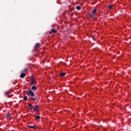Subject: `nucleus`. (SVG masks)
I'll return each mask as SVG.
<instances>
[{"label": "nucleus", "instance_id": "nucleus-16", "mask_svg": "<svg viewBox=\"0 0 131 131\" xmlns=\"http://www.w3.org/2000/svg\"><path fill=\"white\" fill-rule=\"evenodd\" d=\"M32 101H36V98L35 97H33L31 98Z\"/></svg>", "mask_w": 131, "mask_h": 131}, {"label": "nucleus", "instance_id": "nucleus-24", "mask_svg": "<svg viewBox=\"0 0 131 131\" xmlns=\"http://www.w3.org/2000/svg\"><path fill=\"white\" fill-rule=\"evenodd\" d=\"M81 1H82V0H81Z\"/></svg>", "mask_w": 131, "mask_h": 131}, {"label": "nucleus", "instance_id": "nucleus-2", "mask_svg": "<svg viewBox=\"0 0 131 131\" xmlns=\"http://www.w3.org/2000/svg\"><path fill=\"white\" fill-rule=\"evenodd\" d=\"M50 34H52V33H57V31L54 29L51 30V31L49 32Z\"/></svg>", "mask_w": 131, "mask_h": 131}, {"label": "nucleus", "instance_id": "nucleus-15", "mask_svg": "<svg viewBox=\"0 0 131 131\" xmlns=\"http://www.w3.org/2000/svg\"><path fill=\"white\" fill-rule=\"evenodd\" d=\"M35 118H36V119H37V120L40 119V116H35Z\"/></svg>", "mask_w": 131, "mask_h": 131}, {"label": "nucleus", "instance_id": "nucleus-1", "mask_svg": "<svg viewBox=\"0 0 131 131\" xmlns=\"http://www.w3.org/2000/svg\"><path fill=\"white\" fill-rule=\"evenodd\" d=\"M27 94L28 95V97H34V93H33L31 90H30L29 92H27Z\"/></svg>", "mask_w": 131, "mask_h": 131}, {"label": "nucleus", "instance_id": "nucleus-14", "mask_svg": "<svg viewBox=\"0 0 131 131\" xmlns=\"http://www.w3.org/2000/svg\"><path fill=\"white\" fill-rule=\"evenodd\" d=\"M76 8L77 10H80V9H81V7H80V6H77L76 7Z\"/></svg>", "mask_w": 131, "mask_h": 131}, {"label": "nucleus", "instance_id": "nucleus-18", "mask_svg": "<svg viewBox=\"0 0 131 131\" xmlns=\"http://www.w3.org/2000/svg\"><path fill=\"white\" fill-rule=\"evenodd\" d=\"M24 101H27V96H25L24 97Z\"/></svg>", "mask_w": 131, "mask_h": 131}, {"label": "nucleus", "instance_id": "nucleus-5", "mask_svg": "<svg viewBox=\"0 0 131 131\" xmlns=\"http://www.w3.org/2000/svg\"><path fill=\"white\" fill-rule=\"evenodd\" d=\"M35 47L36 49H38V48H40V43H36Z\"/></svg>", "mask_w": 131, "mask_h": 131}, {"label": "nucleus", "instance_id": "nucleus-3", "mask_svg": "<svg viewBox=\"0 0 131 131\" xmlns=\"http://www.w3.org/2000/svg\"><path fill=\"white\" fill-rule=\"evenodd\" d=\"M12 116V114L9 113L5 114V118H10Z\"/></svg>", "mask_w": 131, "mask_h": 131}, {"label": "nucleus", "instance_id": "nucleus-20", "mask_svg": "<svg viewBox=\"0 0 131 131\" xmlns=\"http://www.w3.org/2000/svg\"><path fill=\"white\" fill-rule=\"evenodd\" d=\"M93 17H94V15L93 14H90V18H93Z\"/></svg>", "mask_w": 131, "mask_h": 131}, {"label": "nucleus", "instance_id": "nucleus-10", "mask_svg": "<svg viewBox=\"0 0 131 131\" xmlns=\"http://www.w3.org/2000/svg\"><path fill=\"white\" fill-rule=\"evenodd\" d=\"M97 11H98V9H97L96 8H94V9L92 11V14H96Z\"/></svg>", "mask_w": 131, "mask_h": 131}, {"label": "nucleus", "instance_id": "nucleus-13", "mask_svg": "<svg viewBox=\"0 0 131 131\" xmlns=\"http://www.w3.org/2000/svg\"><path fill=\"white\" fill-rule=\"evenodd\" d=\"M60 76H65L66 75V74L65 73H61L60 74Z\"/></svg>", "mask_w": 131, "mask_h": 131}, {"label": "nucleus", "instance_id": "nucleus-9", "mask_svg": "<svg viewBox=\"0 0 131 131\" xmlns=\"http://www.w3.org/2000/svg\"><path fill=\"white\" fill-rule=\"evenodd\" d=\"M31 90H32V91H36V90H37V88L35 86H32Z\"/></svg>", "mask_w": 131, "mask_h": 131}, {"label": "nucleus", "instance_id": "nucleus-22", "mask_svg": "<svg viewBox=\"0 0 131 131\" xmlns=\"http://www.w3.org/2000/svg\"><path fill=\"white\" fill-rule=\"evenodd\" d=\"M8 98H10V97H9V96H8Z\"/></svg>", "mask_w": 131, "mask_h": 131}, {"label": "nucleus", "instance_id": "nucleus-12", "mask_svg": "<svg viewBox=\"0 0 131 131\" xmlns=\"http://www.w3.org/2000/svg\"><path fill=\"white\" fill-rule=\"evenodd\" d=\"M28 108H29V109H32V105L31 104V103H29V106H28Z\"/></svg>", "mask_w": 131, "mask_h": 131}, {"label": "nucleus", "instance_id": "nucleus-4", "mask_svg": "<svg viewBox=\"0 0 131 131\" xmlns=\"http://www.w3.org/2000/svg\"><path fill=\"white\" fill-rule=\"evenodd\" d=\"M34 111H36V112H38V106L37 105H35L34 107Z\"/></svg>", "mask_w": 131, "mask_h": 131}, {"label": "nucleus", "instance_id": "nucleus-8", "mask_svg": "<svg viewBox=\"0 0 131 131\" xmlns=\"http://www.w3.org/2000/svg\"><path fill=\"white\" fill-rule=\"evenodd\" d=\"M34 82H35L34 78L32 77L31 78V83L32 84H34Z\"/></svg>", "mask_w": 131, "mask_h": 131}, {"label": "nucleus", "instance_id": "nucleus-7", "mask_svg": "<svg viewBox=\"0 0 131 131\" xmlns=\"http://www.w3.org/2000/svg\"><path fill=\"white\" fill-rule=\"evenodd\" d=\"M20 78H24L25 77V73H22L20 75Z\"/></svg>", "mask_w": 131, "mask_h": 131}, {"label": "nucleus", "instance_id": "nucleus-11", "mask_svg": "<svg viewBox=\"0 0 131 131\" xmlns=\"http://www.w3.org/2000/svg\"><path fill=\"white\" fill-rule=\"evenodd\" d=\"M11 94V92L10 91H6L5 93V96H8V95H10Z\"/></svg>", "mask_w": 131, "mask_h": 131}, {"label": "nucleus", "instance_id": "nucleus-23", "mask_svg": "<svg viewBox=\"0 0 131 131\" xmlns=\"http://www.w3.org/2000/svg\"><path fill=\"white\" fill-rule=\"evenodd\" d=\"M91 1H94V0H91Z\"/></svg>", "mask_w": 131, "mask_h": 131}, {"label": "nucleus", "instance_id": "nucleus-21", "mask_svg": "<svg viewBox=\"0 0 131 131\" xmlns=\"http://www.w3.org/2000/svg\"><path fill=\"white\" fill-rule=\"evenodd\" d=\"M16 83H17V82H15L13 84H16Z\"/></svg>", "mask_w": 131, "mask_h": 131}, {"label": "nucleus", "instance_id": "nucleus-6", "mask_svg": "<svg viewBox=\"0 0 131 131\" xmlns=\"http://www.w3.org/2000/svg\"><path fill=\"white\" fill-rule=\"evenodd\" d=\"M28 127L29 128H33V129H35L37 127L36 126H28Z\"/></svg>", "mask_w": 131, "mask_h": 131}, {"label": "nucleus", "instance_id": "nucleus-17", "mask_svg": "<svg viewBox=\"0 0 131 131\" xmlns=\"http://www.w3.org/2000/svg\"><path fill=\"white\" fill-rule=\"evenodd\" d=\"M27 70H28V69H27V68H25V69L24 70L23 72H26V71H27Z\"/></svg>", "mask_w": 131, "mask_h": 131}, {"label": "nucleus", "instance_id": "nucleus-19", "mask_svg": "<svg viewBox=\"0 0 131 131\" xmlns=\"http://www.w3.org/2000/svg\"><path fill=\"white\" fill-rule=\"evenodd\" d=\"M108 9L110 10V9H112V6L109 5V6H108Z\"/></svg>", "mask_w": 131, "mask_h": 131}]
</instances>
